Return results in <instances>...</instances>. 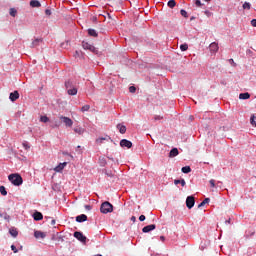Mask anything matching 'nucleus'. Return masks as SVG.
<instances>
[{
    "label": "nucleus",
    "instance_id": "obj_38",
    "mask_svg": "<svg viewBox=\"0 0 256 256\" xmlns=\"http://www.w3.org/2000/svg\"><path fill=\"white\" fill-rule=\"evenodd\" d=\"M137 91V88H135V86H130L129 87V92L130 93H135Z\"/></svg>",
    "mask_w": 256,
    "mask_h": 256
},
{
    "label": "nucleus",
    "instance_id": "obj_2",
    "mask_svg": "<svg viewBox=\"0 0 256 256\" xmlns=\"http://www.w3.org/2000/svg\"><path fill=\"white\" fill-rule=\"evenodd\" d=\"M100 211L104 215H107V213H112V211H113V204H111L109 202L102 203L101 207H100Z\"/></svg>",
    "mask_w": 256,
    "mask_h": 256
},
{
    "label": "nucleus",
    "instance_id": "obj_25",
    "mask_svg": "<svg viewBox=\"0 0 256 256\" xmlns=\"http://www.w3.org/2000/svg\"><path fill=\"white\" fill-rule=\"evenodd\" d=\"M179 184H181L182 187H185V185H186L185 179H182V180H174V185H179Z\"/></svg>",
    "mask_w": 256,
    "mask_h": 256
},
{
    "label": "nucleus",
    "instance_id": "obj_59",
    "mask_svg": "<svg viewBox=\"0 0 256 256\" xmlns=\"http://www.w3.org/2000/svg\"><path fill=\"white\" fill-rule=\"evenodd\" d=\"M108 139H111V137L108 136Z\"/></svg>",
    "mask_w": 256,
    "mask_h": 256
},
{
    "label": "nucleus",
    "instance_id": "obj_39",
    "mask_svg": "<svg viewBox=\"0 0 256 256\" xmlns=\"http://www.w3.org/2000/svg\"><path fill=\"white\" fill-rule=\"evenodd\" d=\"M209 183H210V187H212V189H214V187H216V185H215V179H211V180L209 181Z\"/></svg>",
    "mask_w": 256,
    "mask_h": 256
},
{
    "label": "nucleus",
    "instance_id": "obj_1",
    "mask_svg": "<svg viewBox=\"0 0 256 256\" xmlns=\"http://www.w3.org/2000/svg\"><path fill=\"white\" fill-rule=\"evenodd\" d=\"M8 179L12 183V185H15L16 187H19V185H23V178L19 174H10L8 176Z\"/></svg>",
    "mask_w": 256,
    "mask_h": 256
},
{
    "label": "nucleus",
    "instance_id": "obj_24",
    "mask_svg": "<svg viewBox=\"0 0 256 256\" xmlns=\"http://www.w3.org/2000/svg\"><path fill=\"white\" fill-rule=\"evenodd\" d=\"M68 95H76L77 94V88L73 87V88H69L67 90Z\"/></svg>",
    "mask_w": 256,
    "mask_h": 256
},
{
    "label": "nucleus",
    "instance_id": "obj_26",
    "mask_svg": "<svg viewBox=\"0 0 256 256\" xmlns=\"http://www.w3.org/2000/svg\"><path fill=\"white\" fill-rule=\"evenodd\" d=\"M65 87L68 91V89H73V87H75V86H73V82L67 81V82H65Z\"/></svg>",
    "mask_w": 256,
    "mask_h": 256
},
{
    "label": "nucleus",
    "instance_id": "obj_48",
    "mask_svg": "<svg viewBox=\"0 0 256 256\" xmlns=\"http://www.w3.org/2000/svg\"><path fill=\"white\" fill-rule=\"evenodd\" d=\"M139 221H145V215H140Z\"/></svg>",
    "mask_w": 256,
    "mask_h": 256
},
{
    "label": "nucleus",
    "instance_id": "obj_18",
    "mask_svg": "<svg viewBox=\"0 0 256 256\" xmlns=\"http://www.w3.org/2000/svg\"><path fill=\"white\" fill-rule=\"evenodd\" d=\"M74 133H77V135H83V133H85V129L82 127H76L74 128Z\"/></svg>",
    "mask_w": 256,
    "mask_h": 256
},
{
    "label": "nucleus",
    "instance_id": "obj_23",
    "mask_svg": "<svg viewBox=\"0 0 256 256\" xmlns=\"http://www.w3.org/2000/svg\"><path fill=\"white\" fill-rule=\"evenodd\" d=\"M9 233H10V235H11L12 237H17V235H19V232H18L17 229H15V228H11V229L9 230Z\"/></svg>",
    "mask_w": 256,
    "mask_h": 256
},
{
    "label": "nucleus",
    "instance_id": "obj_6",
    "mask_svg": "<svg viewBox=\"0 0 256 256\" xmlns=\"http://www.w3.org/2000/svg\"><path fill=\"white\" fill-rule=\"evenodd\" d=\"M120 147H126L127 149H131V147H133V143L127 139H122L120 141Z\"/></svg>",
    "mask_w": 256,
    "mask_h": 256
},
{
    "label": "nucleus",
    "instance_id": "obj_12",
    "mask_svg": "<svg viewBox=\"0 0 256 256\" xmlns=\"http://www.w3.org/2000/svg\"><path fill=\"white\" fill-rule=\"evenodd\" d=\"M116 128L122 135H125V133H127V127L125 125L117 124Z\"/></svg>",
    "mask_w": 256,
    "mask_h": 256
},
{
    "label": "nucleus",
    "instance_id": "obj_20",
    "mask_svg": "<svg viewBox=\"0 0 256 256\" xmlns=\"http://www.w3.org/2000/svg\"><path fill=\"white\" fill-rule=\"evenodd\" d=\"M179 155V150L177 148H173L169 153V157H177Z\"/></svg>",
    "mask_w": 256,
    "mask_h": 256
},
{
    "label": "nucleus",
    "instance_id": "obj_21",
    "mask_svg": "<svg viewBox=\"0 0 256 256\" xmlns=\"http://www.w3.org/2000/svg\"><path fill=\"white\" fill-rule=\"evenodd\" d=\"M42 39H35L32 43L30 47H38V45L42 42Z\"/></svg>",
    "mask_w": 256,
    "mask_h": 256
},
{
    "label": "nucleus",
    "instance_id": "obj_13",
    "mask_svg": "<svg viewBox=\"0 0 256 256\" xmlns=\"http://www.w3.org/2000/svg\"><path fill=\"white\" fill-rule=\"evenodd\" d=\"M9 99H10V101H17V99H19V92L14 91V92L10 93Z\"/></svg>",
    "mask_w": 256,
    "mask_h": 256
},
{
    "label": "nucleus",
    "instance_id": "obj_7",
    "mask_svg": "<svg viewBox=\"0 0 256 256\" xmlns=\"http://www.w3.org/2000/svg\"><path fill=\"white\" fill-rule=\"evenodd\" d=\"M82 47H83V49H86L88 51H92V53H95V46L91 45L88 42L83 41L82 42Z\"/></svg>",
    "mask_w": 256,
    "mask_h": 256
},
{
    "label": "nucleus",
    "instance_id": "obj_9",
    "mask_svg": "<svg viewBox=\"0 0 256 256\" xmlns=\"http://www.w3.org/2000/svg\"><path fill=\"white\" fill-rule=\"evenodd\" d=\"M34 237L36 239H45V237H47V234H45V232H42V231H35Z\"/></svg>",
    "mask_w": 256,
    "mask_h": 256
},
{
    "label": "nucleus",
    "instance_id": "obj_29",
    "mask_svg": "<svg viewBox=\"0 0 256 256\" xmlns=\"http://www.w3.org/2000/svg\"><path fill=\"white\" fill-rule=\"evenodd\" d=\"M99 161H100V165L101 167H105L107 165V160H105V158H99Z\"/></svg>",
    "mask_w": 256,
    "mask_h": 256
},
{
    "label": "nucleus",
    "instance_id": "obj_47",
    "mask_svg": "<svg viewBox=\"0 0 256 256\" xmlns=\"http://www.w3.org/2000/svg\"><path fill=\"white\" fill-rule=\"evenodd\" d=\"M15 13H16V11H14L13 9H11L10 15H11L12 17H15Z\"/></svg>",
    "mask_w": 256,
    "mask_h": 256
},
{
    "label": "nucleus",
    "instance_id": "obj_40",
    "mask_svg": "<svg viewBox=\"0 0 256 256\" xmlns=\"http://www.w3.org/2000/svg\"><path fill=\"white\" fill-rule=\"evenodd\" d=\"M11 249L13 250V253H19V250L17 247H15V245H11Z\"/></svg>",
    "mask_w": 256,
    "mask_h": 256
},
{
    "label": "nucleus",
    "instance_id": "obj_35",
    "mask_svg": "<svg viewBox=\"0 0 256 256\" xmlns=\"http://www.w3.org/2000/svg\"><path fill=\"white\" fill-rule=\"evenodd\" d=\"M243 9H251V4L249 3V2H245L244 4H243Z\"/></svg>",
    "mask_w": 256,
    "mask_h": 256
},
{
    "label": "nucleus",
    "instance_id": "obj_54",
    "mask_svg": "<svg viewBox=\"0 0 256 256\" xmlns=\"http://www.w3.org/2000/svg\"><path fill=\"white\" fill-rule=\"evenodd\" d=\"M226 223H231V219H228V220L226 221Z\"/></svg>",
    "mask_w": 256,
    "mask_h": 256
},
{
    "label": "nucleus",
    "instance_id": "obj_46",
    "mask_svg": "<svg viewBox=\"0 0 256 256\" xmlns=\"http://www.w3.org/2000/svg\"><path fill=\"white\" fill-rule=\"evenodd\" d=\"M251 25H252V27H256V19L251 20Z\"/></svg>",
    "mask_w": 256,
    "mask_h": 256
},
{
    "label": "nucleus",
    "instance_id": "obj_27",
    "mask_svg": "<svg viewBox=\"0 0 256 256\" xmlns=\"http://www.w3.org/2000/svg\"><path fill=\"white\" fill-rule=\"evenodd\" d=\"M175 5H177V2H175V0L168 1V7H170V9H173V7H175Z\"/></svg>",
    "mask_w": 256,
    "mask_h": 256
},
{
    "label": "nucleus",
    "instance_id": "obj_32",
    "mask_svg": "<svg viewBox=\"0 0 256 256\" xmlns=\"http://www.w3.org/2000/svg\"><path fill=\"white\" fill-rule=\"evenodd\" d=\"M40 121H41L42 123H48L49 117H47V116H41V117H40Z\"/></svg>",
    "mask_w": 256,
    "mask_h": 256
},
{
    "label": "nucleus",
    "instance_id": "obj_14",
    "mask_svg": "<svg viewBox=\"0 0 256 256\" xmlns=\"http://www.w3.org/2000/svg\"><path fill=\"white\" fill-rule=\"evenodd\" d=\"M76 221H77V223H85V221H87V215L81 214V215L77 216Z\"/></svg>",
    "mask_w": 256,
    "mask_h": 256
},
{
    "label": "nucleus",
    "instance_id": "obj_30",
    "mask_svg": "<svg viewBox=\"0 0 256 256\" xmlns=\"http://www.w3.org/2000/svg\"><path fill=\"white\" fill-rule=\"evenodd\" d=\"M91 109V106L90 105H84L82 108H81V111L82 113H85L87 111H89Z\"/></svg>",
    "mask_w": 256,
    "mask_h": 256
},
{
    "label": "nucleus",
    "instance_id": "obj_36",
    "mask_svg": "<svg viewBox=\"0 0 256 256\" xmlns=\"http://www.w3.org/2000/svg\"><path fill=\"white\" fill-rule=\"evenodd\" d=\"M180 15H182V17H185V19H187V17H189L188 15H187V11H185V10H180Z\"/></svg>",
    "mask_w": 256,
    "mask_h": 256
},
{
    "label": "nucleus",
    "instance_id": "obj_33",
    "mask_svg": "<svg viewBox=\"0 0 256 256\" xmlns=\"http://www.w3.org/2000/svg\"><path fill=\"white\" fill-rule=\"evenodd\" d=\"M103 141H107V138L101 137V138L96 139V143H98V145H101V143H103Z\"/></svg>",
    "mask_w": 256,
    "mask_h": 256
},
{
    "label": "nucleus",
    "instance_id": "obj_19",
    "mask_svg": "<svg viewBox=\"0 0 256 256\" xmlns=\"http://www.w3.org/2000/svg\"><path fill=\"white\" fill-rule=\"evenodd\" d=\"M250 97H251V94H249V92L239 94V99L245 100V99H250Z\"/></svg>",
    "mask_w": 256,
    "mask_h": 256
},
{
    "label": "nucleus",
    "instance_id": "obj_57",
    "mask_svg": "<svg viewBox=\"0 0 256 256\" xmlns=\"http://www.w3.org/2000/svg\"><path fill=\"white\" fill-rule=\"evenodd\" d=\"M205 1L209 2V1H211V0H205Z\"/></svg>",
    "mask_w": 256,
    "mask_h": 256
},
{
    "label": "nucleus",
    "instance_id": "obj_37",
    "mask_svg": "<svg viewBox=\"0 0 256 256\" xmlns=\"http://www.w3.org/2000/svg\"><path fill=\"white\" fill-rule=\"evenodd\" d=\"M230 65H233V67H237V63H235V60H233V58L228 60Z\"/></svg>",
    "mask_w": 256,
    "mask_h": 256
},
{
    "label": "nucleus",
    "instance_id": "obj_49",
    "mask_svg": "<svg viewBox=\"0 0 256 256\" xmlns=\"http://www.w3.org/2000/svg\"><path fill=\"white\" fill-rule=\"evenodd\" d=\"M105 173H106L107 177H113V173L107 172V171Z\"/></svg>",
    "mask_w": 256,
    "mask_h": 256
},
{
    "label": "nucleus",
    "instance_id": "obj_3",
    "mask_svg": "<svg viewBox=\"0 0 256 256\" xmlns=\"http://www.w3.org/2000/svg\"><path fill=\"white\" fill-rule=\"evenodd\" d=\"M59 119L63 121L66 127H73V120H71V118L66 116H60Z\"/></svg>",
    "mask_w": 256,
    "mask_h": 256
},
{
    "label": "nucleus",
    "instance_id": "obj_10",
    "mask_svg": "<svg viewBox=\"0 0 256 256\" xmlns=\"http://www.w3.org/2000/svg\"><path fill=\"white\" fill-rule=\"evenodd\" d=\"M65 167H67V162L60 163L58 166L54 168V171H56V173H61V171L65 169Z\"/></svg>",
    "mask_w": 256,
    "mask_h": 256
},
{
    "label": "nucleus",
    "instance_id": "obj_55",
    "mask_svg": "<svg viewBox=\"0 0 256 256\" xmlns=\"http://www.w3.org/2000/svg\"><path fill=\"white\" fill-rule=\"evenodd\" d=\"M59 241H63V237L60 236V237H59Z\"/></svg>",
    "mask_w": 256,
    "mask_h": 256
},
{
    "label": "nucleus",
    "instance_id": "obj_8",
    "mask_svg": "<svg viewBox=\"0 0 256 256\" xmlns=\"http://www.w3.org/2000/svg\"><path fill=\"white\" fill-rule=\"evenodd\" d=\"M157 228V226L155 224H150V225H147L145 226L143 229H142V232L143 233H149L151 231H155V229Z\"/></svg>",
    "mask_w": 256,
    "mask_h": 256
},
{
    "label": "nucleus",
    "instance_id": "obj_4",
    "mask_svg": "<svg viewBox=\"0 0 256 256\" xmlns=\"http://www.w3.org/2000/svg\"><path fill=\"white\" fill-rule=\"evenodd\" d=\"M186 207L189 209H193L195 207V197L194 196H188L186 198Z\"/></svg>",
    "mask_w": 256,
    "mask_h": 256
},
{
    "label": "nucleus",
    "instance_id": "obj_17",
    "mask_svg": "<svg viewBox=\"0 0 256 256\" xmlns=\"http://www.w3.org/2000/svg\"><path fill=\"white\" fill-rule=\"evenodd\" d=\"M30 7H41V2H39L38 0H31L30 1Z\"/></svg>",
    "mask_w": 256,
    "mask_h": 256
},
{
    "label": "nucleus",
    "instance_id": "obj_43",
    "mask_svg": "<svg viewBox=\"0 0 256 256\" xmlns=\"http://www.w3.org/2000/svg\"><path fill=\"white\" fill-rule=\"evenodd\" d=\"M163 119V116H155L154 121H161Z\"/></svg>",
    "mask_w": 256,
    "mask_h": 256
},
{
    "label": "nucleus",
    "instance_id": "obj_44",
    "mask_svg": "<svg viewBox=\"0 0 256 256\" xmlns=\"http://www.w3.org/2000/svg\"><path fill=\"white\" fill-rule=\"evenodd\" d=\"M45 15H47L48 17L51 16V10L50 9H46L45 10Z\"/></svg>",
    "mask_w": 256,
    "mask_h": 256
},
{
    "label": "nucleus",
    "instance_id": "obj_34",
    "mask_svg": "<svg viewBox=\"0 0 256 256\" xmlns=\"http://www.w3.org/2000/svg\"><path fill=\"white\" fill-rule=\"evenodd\" d=\"M180 49H181V51H187V49H189V45L182 44V45H180Z\"/></svg>",
    "mask_w": 256,
    "mask_h": 256
},
{
    "label": "nucleus",
    "instance_id": "obj_56",
    "mask_svg": "<svg viewBox=\"0 0 256 256\" xmlns=\"http://www.w3.org/2000/svg\"><path fill=\"white\" fill-rule=\"evenodd\" d=\"M108 159H111V161H113V158H112V157H108Z\"/></svg>",
    "mask_w": 256,
    "mask_h": 256
},
{
    "label": "nucleus",
    "instance_id": "obj_31",
    "mask_svg": "<svg viewBox=\"0 0 256 256\" xmlns=\"http://www.w3.org/2000/svg\"><path fill=\"white\" fill-rule=\"evenodd\" d=\"M0 193L5 197L7 195V189H5V186H0Z\"/></svg>",
    "mask_w": 256,
    "mask_h": 256
},
{
    "label": "nucleus",
    "instance_id": "obj_45",
    "mask_svg": "<svg viewBox=\"0 0 256 256\" xmlns=\"http://www.w3.org/2000/svg\"><path fill=\"white\" fill-rule=\"evenodd\" d=\"M23 147L27 150V149H31V146H29V144L27 143H23Z\"/></svg>",
    "mask_w": 256,
    "mask_h": 256
},
{
    "label": "nucleus",
    "instance_id": "obj_11",
    "mask_svg": "<svg viewBox=\"0 0 256 256\" xmlns=\"http://www.w3.org/2000/svg\"><path fill=\"white\" fill-rule=\"evenodd\" d=\"M210 51L212 53H217V51H219V44H217L216 42H212L210 44Z\"/></svg>",
    "mask_w": 256,
    "mask_h": 256
},
{
    "label": "nucleus",
    "instance_id": "obj_50",
    "mask_svg": "<svg viewBox=\"0 0 256 256\" xmlns=\"http://www.w3.org/2000/svg\"><path fill=\"white\" fill-rule=\"evenodd\" d=\"M85 209H87L88 211H91V206L90 205H86Z\"/></svg>",
    "mask_w": 256,
    "mask_h": 256
},
{
    "label": "nucleus",
    "instance_id": "obj_5",
    "mask_svg": "<svg viewBox=\"0 0 256 256\" xmlns=\"http://www.w3.org/2000/svg\"><path fill=\"white\" fill-rule=\"evenodd\" d=\"M75 239H78L81 243H85L87 241V237L83 235V232H74Z\"/></svg>",
    "mask_w": 256,
    "mask_h": 256
},
{
    "label": "nucleus",
    "instance_id": "obj_22",
    "mask_svg": "<svg viewBox=\"0 0 256 256\" xmlns=\"http://www.w3.org/2000/svg\"><path fill=\"white\" fill-rule=\"evenodd\" d=\"M210 201H211V199L205 198V199L198 205V208L205 207V205H207V203H209Z\"/></svg>",
    "mask_w": 256,
    "mask_h": 256
},
{
    "label": "nucleus",
    "instance_id": "obj_28",
    "mask_svg": "<svg viewBox=\"0 0 256 256\" xmlns=\"http://www.w3.org/2000/svg\"><path fill=\"white\" fill-rule=\"evenodd\" d=\"M182 173H191V167L190 166L182 167Z\"/></svg>",
    "mask_w": 256,
    "mask_h": 256
},
{
    "label": "nucleus",
    "instance_id": "obj_16",
    "mask_svg": "<svg viewBox=\"0 0 256 256\" xmlns=\"http://www.w3.org/2000/svg\"><path fill=\"white\" fill-rule=\"evenodd\" d=\"M88 35L90 36V37H98L99 36V34L97 33V30H95V29H88Z\"/></svg>",
    "mask_w": 256,
    "mask_h": 256
},
{
    "label": "nucleus",
    "instance_id": "obj_41",
    "mask_svg": "<svg viewBox=\"0 0 256 256\" xmlns=\"http://www.w3.org/2000/svg\"><path fill=\"white\" fill-rule=\"evenodd\" d=\"M196 7H202L201 0H196L195 2Z\"/></svg>",
    "mask_w": 256,
    "mask_h": 256
},
{
    "label": "nucleus",
    "instance_id": "obj_53",
    "mask_svg": "<svg viewBox=\"0 0 256 256\" xmlns=\"http://www.w3.org/2000/svg\"><path fill=\"white\" fill-rule=\"evenodd\" d=\"M51 225H55V220H52V221H51Z\"/></svg>",
    "mask_w": 256,
    "mask_h": 256
},
{
    "label": "nucleus",
    "instance_id": "obj_42",
    "mask_svg": "<svg viewBox=\"0 0 256 256\" xmlns=\"http://www.w3.org/2000/svg\"><path fill=\"white\" fill-rule=\"evenodd\" d=\"M204 13H205L206 17H211V15H213V13H211L208 10H206Z\"/></svg>",
    "mask_w": 256,
    "mask_h": 256
},
{
    "label": "nucleus",
    "instance_id": "obj_52",
    "mask_svg": "<svg viewBox=\"0 0 256 256\" xmlns=\"http://www.w3.org/2000/svg\"><path fill=\"white\" fill-rule=\"evenodd\" d=\"M131 221H135V216H132V217H131Z\"/></svg>",
    "mask_w": 256,
    "mask_h": 256
},
{
    "label": "nucleus",
    "instance_id": "obj_15",
    "mask_svg": "<svg viewBox=\"0 0 256 256\" xmlns=\"http://www.w3.org/2000/svg\"><path fill=\"white\" fill-rule=\"evenodd\" d=\"M34 221H42L43 214L41 212H35L33 214Z\"/></svg>",
    "mask_w": 256,
    "mask_h": 256
},
{
    "label": "nucleus",
    "instance_id": "obj_51",
    "mask_svg": "<svg viewBox=\"0 0 256 256\" xmlns=\"http://www.w3.org/2000/svg\"><path fill=\"white\" fill-rule=\"evenodd\" d=\"M161 241H165V236L160 237Z\"/></svg>",
    "mask_w": 256,
    "mask_h": 256
},
{
    "label": "nucleus",
    "instance_id": "obj_58",
    "mask_svg": "<svg viewBox=\"0 0 256 256\" xmlns=\"http://www.w3.org/2000/svg\"><path fill=\"white\" fill-rule=\"evenodd\" d=\"M193 19H194V18L192 17V18H191V21H193Z\"/></svg>",
    "mask_w": 256,
    "mask_h": 256
}]
</instances>
